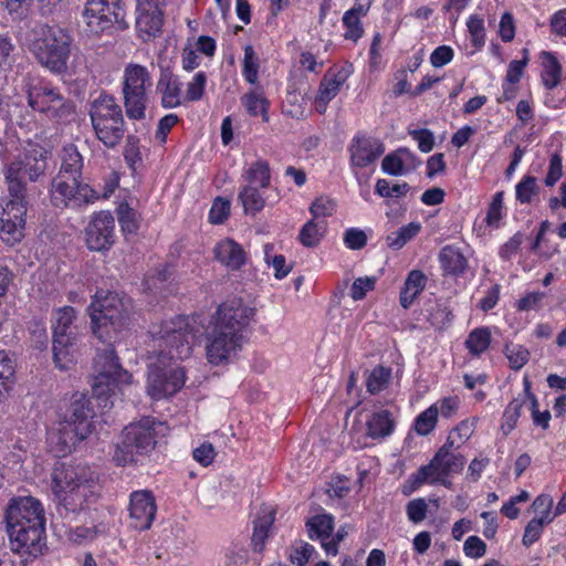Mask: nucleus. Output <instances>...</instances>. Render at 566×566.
<instances>
[{
    "instance_id": "nucleus-32",
    "label": "nucleus",
    "mask_w": 566,
    "mask_h": 566,
    "mask_svg": "<svg viewBox=\"0 0 566 566\" xmlns=\"http://www.w3.org/2000/svg\"><path fill=\"white\" fill-rule=\"evenodd\" d=\"M243 185L268 188L271 184V168L270 164L262 158L251 163L241 175Z\"/></svg>"
},
{
    "instance_id": "nucleus-63",
    "label": "nucleus",
    "mask_w": 566,
    "mask_h": 566,
    "mask_svg": "<svg viewBox=\"0 0 566 566\" xmlns=\"http://www.w3.org/2000/svg\"><path fill=\"white\" fill-rule=\"evenodd\" d=\"M465 556L478 559L485 555L486 544L476 535L469 536L463 544Z\"/></svg>"
},
{
    "instance_id": "nucleus-31",
    "label": "nucleus",
    "mask_w": 566,
    "mask_h": 566,
    "mask_svg": "<svg viewBox=\"0 0 566 566\" xmlns=\"http://www.w3.org/2000/svg\"><path fill=\"white\" fill-rule=\"evenodd\" d=\"M83 167L84 159L77 147L73 144L65 145L61 153V167L57 175L81 180Z\"/></svg>"
},
{
    "instance_id": "nucleus-54",
    "label": "nucleus",
    "mask_w": 566,
    "mask_h": 566,
    "mask_svg": "<svg viewBox=\"0 0 566 566\" xmlns=\"http://www.w3.org/2000/svg\"><path fill=\"white\" fill-rule=\"evenodd\" d=\"M410 187L407 182L395 184L390 186L386 179H378L375 187V192L382 198H395L405 196Z\"/></svg>"
},
{
    "instance_id": "nucleus-33",
    "label": "nucleus",
    "mask_w": 566,
    "mask_h": 566,
    "mask_svg": "<svg viewBox=\"0 0 566 566\" xmlns=\"http://www.w3.org/2000/svg\"><path fill=\"white\" fill-rule=\"evenodd\" d=\"M395 420L388 410L374 412L366 421L367 436L371 439H384L392 434Z\"/></svg>"
},
{
    "instance_id": "nucleus-55",
    "label": "nucleus",
    "mask_w": 566,
    "mask_h": 566,
    "mask_svg": "<svg viewBox=\"0 0 566 566\" xmlns=\"http://www.w3.org/2000/svg\"><path fill=\"white\" fill-rule=\"evenodd\" d=\"M538 187L536 178L532 176H525L515 187L516 199L521 203H530L533 196L537 193Z\"/></svg>"
},
{
    "instance_id": "nucleus-16",
    "label": "nucleus",
    "mask_w": 566,
    "mask_h": 566,
    "mask_svg": "<svg viewBox=\"0 0 566 566\" xmlns=\"http://www.w3.org/2000/svg\"><path fill=\"white\" fill-rule=\"evenodd\" d=\"M125 10L120 0H85L83 19L86 30L93 35L111 31L115 24L123 28Z\"/></svg>"
},
{
    "instance_id": "nucleus-52",
    "label": "nucleus",
    "mask_w": 566,
    "mask_h": 566,
    "mask_svg": "<svg viewBox=\"0 0 566 566\" xmlns=\"http://www.w3.org/2000/svg\"><path fill=\"white\" fill-rule=\"evenodd\" d=\"M505 356L513 369H521L530 359V352L526 347L518 344L505 346Z\"/></svg>"
},
{
    "instance_id": "nucleus-5",
    "label": "nucleus",
    "mask_w": 566,
    "mask_h": 566,
    "mask_svg": "<svg viewBox=\"0 0 566 566\" xmlns=\"http://www.w3.org/2000/svg\"><path fill=\"white\" fill-rule=\"evenodd\" d=\"M132 301L114 292H96L90 305L93 333L103 342L112 340L127 324Z\"/></svg>"
},
{
    "instance_id": "nucleus-9",
    "label": "nucleus",
    "mask_w": 566,
    "mask_h": 566,
    "mask_svg": "<svg viewBox=\"0 0 566 566\" xmlns=\"http://www.w3.org/2000/svg\"><path fill=\"white\" fill-rule=\"evenodd\" d=\"M90 401L82 397L71 405V415L59 423L56 431L49 433V441L54 446L56 457H64L75 444L92 432L93 411Z\"/></svg>"
},
{
    "instance_id": "nucleus-8",
    "label": "nucleus",
    "mask_w": 566,
    "mask_h": 566,
    "mask_svg": "<svg viewBox=\"0 0 566 566\" xmlns=\"http://www.w3.org/2000/svg\"><path fill=\"white\" fill-rule=\"evenodd\" d=\"M90 118L96 138L107 148L118 146L126 133L124 115L116 98L101 94L90 106Z\"/></svg>"
},
{
    "instance_id": "nucleus-4",
    "label": "nucleus",
    "mask_w": 566,
    "mask_h": 566,
    "mask_svg": "<svg viewBox=\"0 0 566 566\" xmlns=\"http://www.w3.org/2000/svg\"><path fill=\"white\" fill-rule=\"evenodd\" d=\"M49 151L39 144L29 143L3 168L7 190L12 198H27L28 184L36 182L49 167Z\"/></svg>"
},
{
    "instance_id": "nucleus-44",
    "label": "nucleus",
    "mask_w": 566,
    "mask_h": 566,
    "mask_svg": "<svg viewBox=\"0 0 566 566\" xmlns=\"http://www.w3.org/2000/svg\"><path fill=\"white\" fill-rule=\"evenodd\" d=\"M421 230V224L419 222H410L406 226H402L397 231L391 232L387 237V244L389 248L399 250L410 240H412Z\"/></svg>"
},
{
    "instance_id": "nucleus-18",
    "label": "nucleus",
    "mask_w": 566,
    "mask_h": 566,
    "mask_svg": "<svg viewBox=\"0 0 566 566\" xmlns=\"http://www.w3.org/2000/svg\"><path fill=\"white\" fill-rule=\"evenodd\" d=\"M10 548L23 566L41 556L46 547L45 525L7 528Z\"/></svg>"
},
{
    "instance_id": "nucleus-6",
    "label": "nucleus",
    "mask_w": 566,
    "mask_h": 566,
    "mask_svg": "<svg viewBox=\"0 0 566 566\" xmlns=\"http://www.w3.org/2000/svg\"><path fill=\"white\" fill-rule=\"evenodd\" d=\"M95 376L92 384L93 398L98 407L112 408V397L122 386L129 385L132 375L123 368L112 344L99 349L94 359Z\"/></svg>"
},
{
    "instance_id": "nucleus-2",
    "label": "nucleus",
    "mask_w": 566,
    "mask_h": 566,
    "mask_svg": "<svg viewBox=\"0 0 566 566\" xmlns=\"http://www.w3.org/2000/svg\"><path fill=\"white\" fill-rule=\"evenodd\" d=\"M198 337L203 328L201 317ZM254 316V310L241 300L222 303L205 327V350L208 363L220 366L235 358L247 340V328ZM195 338L192 343L196 340Z\"/></svg>"
},
{
    "instance_id": "nucleus-7",
    "label": "nucleus",
    "mask_w": 566,
    "mask_h": 566,
    "mask_svg": "<svg viewBox=\"0 0 566 566\" xmlns=\"http://www.w3.org/2000/svg\"><path fill=\"white\" fill-rule=\"evenodd\" d=\"M166 429L163 422L150 417L128 424L123 431L122 442L115 448L113 460L117 465L137 463L139 457H146L155 449L158 437Z\"/></svg>"
},
{
    "instance_id": "nucleus-21",
    "label": "nucleus",
    "mask_w": 566,
    "mask_h": 566,
    "mask_svg": "<svg viewBox=\"0 0 566 566\" xmlns=\"http://www.w3.org/2000/svg\"><path fill=\"white\" fill-rule=\"evenodd\" d=\"M116 242L115 219L109 211H98L91 216L85 228V243L91 251L104 252Z\"/></svg>"
},
{
    "instance_id": "nucleus-38",
    "label": "nucleus",
    "mask_w": 566,
    "mask_h": 566,
    "mask_svg": "<svg viewBox=\"0 0 566 566\" xmlns=\"http://www.w3.org/2000/svg\"><path fill=\"white\" fill-rule=\"evenodd\" d=\"M326 232L324 221L308 220L300 230L298 241L306 248L317 247Z\"/></svg>"
},
{
    "instance_id": "nucleus-15",
    "label": "nucleus",
    "mask_w": 566,
    "mask_h": 566,
    "mask_svg": "<svg viewBox=\"0 0 566 566\" xmlns=\"http://www.w3.org/2000/svg\"><path fill=\"white\" fill-rule=\"evenodd\" d=\"M385 148L380 140L363 133H357L348 145L350 167L360 186L367 185L375 170L377 159Z\"/></svg>"
},
{
    "instance_id": "nucleus-37",
    "label": "nucleus",
    "mask_w": 566,
    "mask_h": 566,
    "mask_svg": "<svg viewBox=\"0 0 566 566\" xmlns=\"http://www.w3.org/2000/svg\"><path fill=\"white\" fill-rule=\"evenodd\" d=\"M465 348L472 357H480L491 345V331L486 326L472 329L465 342Z\"/></svg>"
},
{
    "instance_id": "nucleus-48",
    "label": "nucleus",
    "mask_w": 566,
    "mask_h": 566,
    "mask_svg": "<svg viewBox=\"0 0 566 566\" xmlns=\"http://www.w3.org/2000/svg\"><path fill=\"white\" fill-rule=\"evenodd\" d=\"M547 524H549V518H547V516L533 517L525 526L522 538L523 545L525 547H531L536 543L543 534L544 526Z\"/></svg>"
},
{
    "instance_id": "nucleus-40",
    "label": "nucleus",
    "mask_w": 566,
    "mask_h": 566,
    "mask_svg": "<svg viewBox=\"0 0 566 566\" xmlns=\"http://www.w3.org/2000/svg\"><path fill=\"white\" fill-rule=\"evenodd\" d=\"M117 219L122 232L126 234L137 233L140 227V217L127 202H120L116 209Z\"/></svg>"
},
{
    "instance_id": "nucleus-49",
    "label": "nucleus",
    "mask_w": 566,
    "mask_h": 566,
    "mask_svg": "<svg viewBox=\"0 0 566 566\" xmlns=\"http://www.w3.org/2000/svg\"><path fill=\"white\" fill-rule=\"evenodd\" d=\"M316 554L313 545L304 541L295 542L290 552V560L296 566H305Z\"/></svg>"
},
{
    "instance_id": "nucleus-34",
    "label": "nucleus",
    "mask_w": 566,
    "mask_h": 566,
    "mask_svg": "<svg viewBox=\"0 0 566 566\" xmlns=\"http://www.w3.org/2000/svg\"><path fill=\"white\" fill-rule=\"evenodd\" d=\"M439 262L444 272L454 275L462 274L468 266V261L462 251L454 245H446L441 249Z\"/></svg>"
},
{
    "instance_id": "nucleus-17",
    "label": "nucleus",
    "mask_w": 566,
    "mask_h": 566,
    "mask_svg": "<svg viewBox=\"0 0 566 566\" xmlns=\"http://www.w3.org/2000/svg\"><path fill=\"white\" fill-rule=\"evenodd\" d=\"M50 200L56 208L91 205L99 199L97 189L80 179L56 175L51 181Z\"/></svg>"
},
{
    "instance_id": "nucleus-23",
    "label": "nucleus",
    "mask_w": 566,
    "mask_h": 566,
    "mask_svg": "<svg viewBox=\"0 0 566 566\" xmlns=\"http://www.w3.org/2000/svg\"><path fill=\"white\" fill-rule=\"evenodd\" d=\"M163 7L164 0H137L136 29L143 40H148L161 31Z\"/></svg>"
},
{
    "instance_id": "nucleus-62",
    "label": "nucleus",
    "mask_w": 566,
    "mask_h": 566,
    "mask_svg": "<svg viewBox=\"0 0 566 566\" xmlns=\"http://www.w3.org/2000/svg\"><path fill=\"white\" fill-rule=\"evenodd\" d=\"M544 297V292H528L516 302V310L520 312L538 311Z\"/></svg>"
},
{
    "instance_id": "nucleus-43",
    "label": "nucleus",
    "mask_w": 566,
    "mask_h": 566,
    "mask_svg": "<svg viewBox=\"0 0 566 566\" xmlns=\"http://www.w3.org/2000/svg\"><path fill=\"white\" fill-rule=\"evenodd\" d=\"M439 417V408L437 403L431 405L420 412L413 422V429L419 436H428L437 426Z\"/></svg>"
},
{
    "instance_id": "nucleus-56",
    "label": "nucleus",
    "mask_w": 566,
    "mask_h": 566,
    "mask_svg": "<svg viewBox=\"0 0 566 566\" xmlns=\"http://www.w3.org/2000/svg\"><path fill=\"white\" fill-rule=\"evenodd\" d=\"M335 202L328 197L321 196L316 198L310 207L312 219L319 221V219L331 217L335 211Z\"/></svg>"
},
{
    "instance_id": "nucleus-20",
    "label": "nucleus",
    "mask_w": 566,
    "mask_h": 566,
    "mask_svg": "<svg viewBox=\"0 0 566 566\" xmlns=\"http://www.w3.org/2000/svg\"><path fill=\"white\" fill-rule=\"evenodd\" d=\"M25 198H12L6 203L0 211V238L8 245H14L24 237Z\"/></svg>"
},
{
    "instance_id": "nucleus-3",
    "label": "nucleus",
    "mask_w": 566,
    "mask_h": 566,
    "mask_svg": "<svg viewBox=\"0 0 566 566\" xmlns=\"http://www.w3.org/2000/svg\"><path fill=\"white\" fill-rule=\"evenodd\" d=\"M97 476L84 464H60L52 473V492L66 511L76 512L95 497Z\"/></svg>"
},
{
    "instance_id": "nucleus-47",
    "label": "nucleus",
    "mask_w": 566,
    "mask_h": 566,
    "mask_svg": "<svg viewBox=\"0 0 566 566\" xmlns=\"http://www.w3.org/2000/svg\"><path fill=\"white\" fill-rule=\"evenodd\" d=\"M468 31L470 33V41L476 50H481L486 40L485 27L483 18L472 14L467 21Z\"/></svg>"
},
{
    "instance_id": "nucleus-51",
    "label": "nucleus",
    "mask_w": 566,
    "mask_h": 566,
    "mask_svg": "<svg viewBox=\"0 0 566 566\" xmlns=\"http://www.w3.org/2000/svg\"><path fill=\"white\" fill-rule=\"evenodd\" d=\"M273 245L265 244L264 245V260L265 262L274 269V276L277 280L284 279L292 270L290 265L286 264L285 256L282 254L272 255Z\"/></svg>"
},
{
    "instance_id": "nucleus-59",
    "label": "nucleus",
    "mask_w": 566,
    "mask_h": 566,
    "mask_svg": "<svg viewBox=\"0 0 566 566\" xmlns=\"http://www.w3.org/2000/svg\"><path fill=\"white\" fill-rule=\"evenodd\" d=\"M248 551L244 547L232 545L227 548L221 566H247Z\"/></svg>"
},
{
    "instance_id": "nucleus-24",
    "label": "nucleus",
    "mask_w": 566,
    "mask_h": 566,
    "mask_svg": "<svg viewBox=\"0 0 566 566\" xmlns=\"http://www.w3.org/2000/svg\"><path fill=\"white\" fill-rule=\"evenodd\" d=\"M157 505L151 491H134L129 496L130 525L140 531L148 530L156 516Z\"/></svg>"
},
{
    "instance_id": "nucleus-35",
    "label": "nucleus",
    "mask_w": 566,
    "mask_h": 566,
    "mask_svg": "<svg viewBox=\"0 0 566 566\" xmlns=\"http://www.w3.org/2000/svg\"><path fill=\"white\" fill-rule=\"evenodd\" d=\"M541 78L543 85L545 86L546 90L555 88L560 83L562 78L560 63L552 52L546 51L541 53Z\"/></svg>"
},
{
    "instance_id": "nucleus-10",
    "label": "nucleus",
    "mask_w": 566,
    "mask_h": 566,
    "mask_svg": "<svg viewBox=\"0 0 566 566\" xmlns=\"http://www.w3.org/2000/svg\"><path fill=\"white\" fill-rule=\"evenodd\" d=\"M32 43V52L39 63L52 73L66 71L72 42L67 31L60 27L42 25L36 31Z\"/></svg>"
},
{
    "instance_id": "nucleus-64",
    "label": "nucleus",
    "mask_w": 566,
    "mask_h": 566,
    "mask_svg": "<svg viewBox=\"0 0 566 566\" xmlns=\"http://www.w3.org/2000/svg\"><path fill=\"white\" fill-rule=\"evenodd\" d=\"M344 243L348 249L360 250L367 243V237L363 230L350 228L344 233Z\"/></svg>"
},
{
    "instance_id": "nucleus-27",
    "label": "nucleus",
    "mask_w": 566,
    "mask_h": 566,
    "mask_svg": "<svg viewBox=\"0 0 566 566\" xmlns=\"http://www.w3.org/2000/svg\"><path fill=\"white\" fill-rule=\"evenodd\" d=\"M214 258L230 271L241 270L248 262V252L233 239L220 240L213 248Z\"/></svg>"
},
{
    "instance_id": "nucleus-30",
    "label": "nucleus",
    "mask_w": 566,
    "mask_h": 566,
    "mask_svg": "<svg viewBox=\"0 0 566 566\" xmlns=\"http://www.w3.org/2000/svg\"><path fill=\"white\" fill-rule=\"evenodd\" d=\"M241 104L250 116H261L263 122H269L270 102L260 86H254L241 97Z\"/></svg>"
},
{
    "instance_id": "nucleus-19",
    "label": "nucleus",
    "mask_w": 566,
    "mask_h": 566,
    "mask_svg": "<svg viewBox=\"0 0 566 566\" xmlns=\"http://www.w3.org/2000/svg\"><path fill=\"white\" fill-rule=\"evenodd\" d=\"M7 528L45 525L42 503L33 496H18L10 500L6 510Z\"/></svg>"
},
{
    "instance_id": "nucleus-29",
    "label": "nucleus",
    "mask_w": 566,
    "mask_h": 566,
    "mask_svg": "<svg viewBox=\"0 0 566 566\" xmlns=\"http://www.w3.org/2000/svg\"><path fill=\"white\" fill-rule=\"evenodd\" d=\"M427 282L428 277L420 270H411L408 273L399 294V303L405 310L413 304L415 300L426 289Z\"/></svg>"
},
{
    "instance_id": "nucleus-36",
    "label": "nucleus",
    "mask_w": 566,
    "mask_h": 566,
    "mask_svg": "<svg viewBox=\"0 0 566 566\" xmlns=\"http://www.w3.org/2000/svg\"><path fill=\"white\" fill-rule=\"evenodd\" d=\"M262 189L247 185L240 187L238 200L241 202L245 214L255 216L265 207Z\"/></svg>"
},
{
    "instance_id": "nucleus-26",
    "label": "nucleus",
    "mask_w": 566,
    "mask_h": 566,
    "mask_svg": "<svg viewBox=\"0 0 566 566\" xmlns=\"http://www.w3.org/2000/svg\"><path fill=\"white\" fill-rule=\"evenodd\" d=\"M182 87L184 83L178 75L169 71L161 72L156 86L160 97V105L166 109H170L186 104Z\"/></svg>"
},
{
    "instance_id": "nucleus-46",
    "label": "nucleus",
    "mask_w": 566,
    "mask_h": 566,
    "mask_svg": "<svg viewBox=\"0 0 566 566\" xmlns=\"http://www.w3.org/2000/svg\"><path fill=\"white\" fill-rule=\"evenodd\" d=\"M259 57L251 45L244 48L242 62V76L251 85H255L259 80Z\"/></svg>"
},
{
    "instance_id": "nucleus-1",
    "label": "nucleus",
    "mask_w": 566,
    "mask_h": 566,
    "mask_svg": "<svg viewBox=\"0 0 566 566\" xmlns=\"http://www.w3.org/2000/svg\"><path fill=\"white\" fill-rule=\"evenodd\" d=\"M199 327L198 317L184 315L151 326L149 334L160 348L156 361L148 366L147 394L151 399L174 396L184 387L186 373L177 360L190 357Z\"/></svg>"
},
{
    "instance_id": "nucleus-50",
    "label": "nucleus",
    "mask_w": 566,
    "mask_h": 566,
    "mask_svg": "<svg viewBox=\"0 0 566 566\" xmlns=\"http://www.w3.org/2000/svg\"><path fill=\"white\" fill-rule=\"evenodd\" d=\"M207 74L202 71L197 72L190 82L187 83L185 92L186 103L200 101L206 91Z\"/></svg>"
},
{
    "instance_id": "nucleus-22",
    "label": "nucleus",
    "mask_w": 566,
    "mask_h": 566,
    "mask_svg": "<svg viewBox=\"0 0 566 566\" xmlns=\"http://www.w3.org/2000/svg\"><path fill=\"white\" fill-rule=\"evenodd\" d=\"M353 73V65L349 63L331 67L323 76L318 92L315 97V109L319 114L326 112L328 103L337 96L342 86Z\"/></svg>"
},
{
    "instance_id": "nucleus-39",
    "label": "nucleus",
    "mask_w": 566,
    "mask_h": 566,
    "mask_svg": "<svg viewBox=\"0 0 566 566\" xmlns=\"http://www.w3.org/2000/svg\"><path fill=\"white\" fill-rule=\"evenodd\" d=\"M476 419H465L458 423L449 433L446 446L451 449L461 448L473 434Z\"/></svg>"
},
{
    "instance_id": "nucleus-61",
    "label": "nucleus",
    "mask_w": 566,
    "mask_h": 566,
    "mask_svg": "<svg viewBox=\"0 0 566 566\" xmlns=\"http://www.w3.org/2000/svg\"><path fill=\"white\" fill-rule=\"evenodd\" d=\"M530 500L527 491H521L517 495L511 496L501 507V513L510 520H516L520 515L517 504L525 503Z\"/></svg>"
},
{
    "instance_id": "nucleus-57",
    "label": "nucleus",
    "mask_w": 566,
    "mask_h": 566,
    "mask_svg": "<svg viewBox=\"0 0 566 566\" xmlns=\"http://www.w3.org/2000/svg\"><path fill=\"white\" fill-rule=\"evenodd\" d=\"M342 22L345 28L344 38L356 43L364 33L360 19L354 17L352 12H345Z\"/></svg>"
},
{
    "instance_id": "nucleus-58",
    "label": "nucleus",
    "mask_w": 566,
    "mask_h": 566,
    "mask_svg": "<svg viewBox=\"0 0 566 566\" xmlns=\"http://www.w3.org/2000/svg\"><path fill=\"white\" fill-rule=\"evenodd\" d=\"M230 213V201L218 197L213 200L209 211V221L212 224L223 223Z\"/></svg>"
},
{
    "instance_id": "nucleus-11",
    "label": "nucleus",
    "mask_w": 566,
    "mask_h": 566,
    "mask_svg": "<svg viewBox=\"0 0 566 566\" xmlns=\"http://www.w3.org/2000/svg\"><path fill=\"white\" fill-rule=\"evenodd\" d=\"M23 92L28 98V105L50 119L61 120L73 112V105L59 88L50 82L28 74L23 77Z\"/></svg>"
},
{
    "instance_id": "nucleus-45",
    "label": "nucleus",
    "mask_w": 566,
    "mask_h": 566,
    "mask_svg": "<svg viewBox=\"0 0 566 566\" xmlns=\"http://www.w3.org/2000/svg\"><path fill=\"white\" fill-rule=\"evenodd\" d=\"M391 378V369L384 366L374 368L366 380L367 390L373 394H379L385 390Z\"/></svg>"
},
{
    "instance_id": "nucleus-14",
    "label": "nucleus",
    "mask_w": 566,
    "mask_h": 566,
    "mask_svg": "<svg viewBox=\"0 0 566 566\" xmlns=\"http://www.w3.org/2000/svg\"><path fill=\"white\" fill-rule=\"evenodd\" d=\"M465 458L451 452V448L443 444L427 465L420 467L410 475L413 489L422 484H442L451 488L450 475L462 471Z\"/></svg>"
},
{
    "instance_id": "nucleus-60",
    "label": "nucleus",
    "mask_w": 566,
    "mask_h": 566,
    "mask_svg": "<svg viewBox=\"0 0 566 566\" xmlns=\"http://www.w3.org/2000/svg\"><path fill=\"white\" fill-rule=\"evenodd\" d=\"M428 512V503L424 499L418 497L408 502L406 513L410 522L418 524L422 522Z\"/></svg>"
},
{
    "instance_id": "nucleus-13",
    "label": "nucleus",
    "mask_w": 566,
    "mask_h": 566,
    "mask_svg": "<svg viewBox=\"0 0 566 566\" xmlns=\"http://www.w3.org/2000/svg\"><path fill=\"white\" fill-rule=\"evenodd\" d=\"M75 310L63 306L53 312V356L55 365L62 369H70L76 361L74 322Z\"/></svg>"
},
{
    "instance_id": "nucleus-53",
    "label": "nucleus",
    "mask_w": 566,
    "mask_h": 566,
    "mask_svg": "<svg viewBox=\"0 0 566 566\" xmlns=\"http://www.w3.org/2000/svg\"><path fill=\"white\" fill-rule=\"evenodd\" d=\"M503 197V192L499 191L492 198L485 217V222L489 227L499 228L500 226V221L504 216Z\"/></svg>"
},
{
    "instance_id": "nucleus-41",
    "label": "nucleus",
    "mask_w": 566,
    "mask_h": 566,
    "mask_svg": "<svg viewBox=\"0 0 566 566\" xmlns=\"http://www.w3.org/2000/svg\"><path fill=\"white\" fill-rule=\"evenodd\" d=\"M411 154L407 149H398L387 155L381 161V169L385 174L391 176H401L407 172V160Z\"/></svg>"
},
{
    "instance_id": "nucleus-25",
    "label": "nucleus",
    "mask_w": 566,
    "mask_h": 566,
    "mask_svg": "<svg viewBox=\"0 0 566 566\" xmlns=\"http://www.w3.org/2000/svg\"><path fill=\"white\" fill-rule=\"evenodd\" d=\"M306 531L312 541H321V545L327 555H337V542L328 541L334 531V517L322 513L306 521Z\"/></svg>"
},
{
    "instance_id": "nucleus-28",
    "label": "nucleus",
    "mask_w": 566,
    "mask_h": 566,
    "mask_svg": "<svg viewBox=\"0 0 566 566\" xmlns=\"http://www.w3.org/2000/svg\"><path fill=\"white\" fill-rule=\"evenodd\" d=\"M274 520L275 511L271 506H263L260 509L255 520L253 521V534L251 544L254 552H263L265 541L270 535Z\"/></svg>"
},
{
    "instance_id": "nucleus-12",
    "label": "nucleus",
    "mask_w": 566,
    "mask_h": 566,
    "mask_svg": "<svg viewBox=\"0 0 566 566\" xmlns=\"http://www.w3.org/2000/svg\"><path fill=\"white\" fill-rule=\"evenodd\" d=\"M153 78L144 65L129 63L125 66L122 81V94L127 116L130 119H143L146 115L148 90Z\"/></svg>"
},
{
    "instance_id": "nucleus-42",
    "label": "nucleus",
    "mask_w": 566,
    "mask_h": 566,
    "mask_svg": "<svg viewBox=\"0 0 566 566\" xmlns=\"http://www.w3.org/2000/svg\"><path fill=\"white\" fill-rule=\"evenodd\" d=\"M526 405L523 397H515L505 407L502 415L501 431L504 436L510 434L516 427L521 417L522 408Z\"/></svg>"
}]
</instances>
